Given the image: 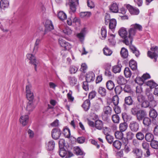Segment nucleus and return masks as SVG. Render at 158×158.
I'll return each instance as SVG.
<instances>
[{
    "label": "nucleus",
    "mask_w": 158,
    "mask_h": 158,
    "mask_svg": "<svg viewBox=\"0 0 158 158\" xmlns=\"http://www.w3.org/2000/svg\"><path fill=\"white\" fill-rule=\"evenodd\" d=\"M78 69L75 66H71L69 69V71L71 74L75 73L77 71Z\"/></svg>",
    "instance_id": "62"
},
{
    "label": "nucleus",
    "mask_w": 158,
    "mask_h": 158,
    "mask_svg": "<svg viewBox=\"0 0 158 158\" xmlns=\"http://www.w3.org/2000/svg\"><path fill=\"white\" fill-rule=\"evenodd\" d=\"M85 79V81L88 82L93 81L95 79L94 73L92 72H88L86 75Z\"/></svg>",
    "instance_id": "15"
},
{
    "label": "nucleus",
    "mask_w": 158,
    "mask_h": 158,
    "mask_svg": "<svg viewBox=\"0 0 158 158\" xmlns=\"http://www.w3.org/2000/svg\"><path fill=\"white\" fill-rule=\"evenodd\" d=\"M51 134L52 138L56 140L60 137L61 134V131L58 128H55L52 130Z\"/></svg>",
    "instance_id": "6"
},
{
    "label": "nucleus",
    "mask_w": 158,
    "mask_h": 158,
    "mask_svg": "<svg viewBox=\"0 0 158 158\" xmlns=\"http://www.w3.org/2000/svg\"><path fill=\"white\" fill-rule=\"evenodd\" d=\"M27 59L30 60V62L35 65V71H37V65L39 61L36 60L35 57L31 54H27L26 55Z\"/></svg>",
    "instance_id": "5"
},
{
    "label": "nucleus",
    "mask_w": 158,
    "mask_h": 158,
    "mask_svg": "<svg viewBox=\"0 0 158 158\" xmlns=\"http://www.w3.org/2000/svg\"><path fill=\"white\" fill-rule=\"evenodd\" d=\"M146 85L149 86L151 89H152L156 86L157 84L152 81H149L146 83Z\"/></svg>",
    "instance_id": "46"
},
{
    "label": "nucleus",
    "mask_w": 158,
    "mask_h": 158,
    "mask_svg": "<svg viewBox=\"0 0 158 158\" xmlns=\"http://www.w3.org/2000/svg\"><path fill=\"white\" fill-rule=\"evenodd\" d=\"M98 93L102 96H104L106 94V90L105 88L102 87H99L98 90Z\"/></svg>",
    "instance_id": "51"
},
{
    "label": "nucleus",
    "mask_w": 158,
    "mask_h": 158,
    "mask_svg": "<svg viewBox=\"0 0 158 158\" xmlns=\"http://www.w3.org/2000/svg\"><path fill=\"white\" fill-rule=\"evenodd\" d=\"M129 127L132 131L136 132L139 129V124L135 121H132L130 123Z\"/></svg>",
    "instance_id": "7"
},
{
    "label": "nucleus",
    "mask_w": 158,
    "mask_h": 158,
    "mask_svg": "<svg viewBox=\"0 0 158 158\" xmlns=\"http://www.w3.org/2000/svg\"><path fill=\"white\" fill-rule=\"evenodd\" d=\"M133 101L131 97L130 96L126 97L124 99V103L123 107L125 109H127V106H131L133 104Z\"/></svg>",
    "instance_id": "14"
},
{
    "label": "nucleus",
    "mask_w": 158,
    "mask_h": 158,
    "mask_svg": "<svg viewBox=\"0 0 158 158\" xmlns=\"http://www.w3.org/2000/svg\"><path fill=\"white\" fill-rule=\"evenodd\" d=\"M122 90V88L120 85L117 86L114 88V91L116 94V95H117V96L121 93Z\"/></svg>",
    "instance_id": "55"
},
{
    "label": "nucleus",
    "mask_w": 158,
    "mask_h": 158,
    "mask_svg": "<svg viewBox=\"0 0 158 158\" xmlns=\"http://www.w3.org/2000/svg\"><path fill=\"white\" fill-rule=\"evenodd\" d=\"M107 31L106 29L104 27H102L101 29V35L102 36V39H104L106 36Z\"/></svg>",
    "instance_id": "56"
},
{
    "label": "nucleus",
    "mask_w": 158,
    "mask_h": 158,
    "mask_svg": "<svg viewBox=\"0 0 158 158\" xmlns=\"http://www.w3.org/2000/svg\"><path fill=\"white\" fill-rule=\"evenodd\" d=\"M146 116V112L142 110H139L138 112L136 115L137 119L139 122L142 121Z\"/></svg>",
    "instance_id": "12"
},
{
    "label": "nucleus",
    "mask_w": 158,
    "mask_h": 158,
    "mask_svg": "<svg viewBox=\"0 0 158 158\" xmlns=\"http://www.w3.org/2000/svg\"><path fill=\"white\" fill-rule=\"evenodd\" d=\"M126 7L131 15H137L139 13V9L136 7H133L129 4L127 5Z\"/></svg>",
    "instance_id": "8"
},
{
    "label": "nucleus",
    "mask_w": 158,
    "mask_h": 158,
    "mask_svg": "<svg viewBox=\"0 0 158 158\" xmlns=\"http://www.w3.org/2000/svg\"><path fill=\"white\" fill-rule=\"evenodd\" d=\"M142 30V27L140 25L135 23L131 25L130 28L128 30L130 35H132L133 37L137 32V31H141Z\"/></svg>",
    "instance_id": "3"
},
{
    "label": "nucleus",
    "mask_w": 158,
    "mask_h": 158,
    "mask_svg": "<svg viewBox=\"0 0 158 158\" xmlns=\"http://www.w3.org/2000/svg\"><path fill=\"white\" fill-rule=\"evenodd\" d=\"M143 123L145 127H148L151 124V120L148 117H145L143 120Z\"/></svg>",
    "instance_id": "29"
},
{
    "label": "nucleus",
    "mask_w": 158,
    "mask_h": 158,
    "mask_svg": "<svg viewBox=\"0 0 158 158\" xmlns=\"http://www.w3.org/2000/svg\"><path fill=\"white\" fill-rule=\"evenodd\" d=\"M146 94L148 96V99L149 101L150 102V103L152 104L151 106L152 107H155L156 105V101L154 100L153 95L152 94H149L148 93H146Z\"/></svg>",
    "instance_id": "17"
},
{
    "label": "nucleus",
    "mask_w": 158,
    "mask_h": 158,
    "mask_svg": "<svg viewBox=\"0 0 158 158\" xmlns=\"http://www.w3.org/2000/svg\"><path fill=\"white\" fill-rule=\"evenodd\" d=\"M133 152L136 155V158H141L142 156V152L141 150L137 148L134 149Z\"/></svg>",
    "instance_id": "28"
},
{
    "label": "nucleus",
    "mask_w": 158,
    "mask_h": 158,
    "mask_svg": "<svg viewBox=\"0 0 158 158\" xmlns=\"http://www.w3.org/2000/svg\"><path fill=\"white\" fill-rule=\"evenodd\" d=\"M107 88L109 90L113 89L114 87V84L113 81L111 80L107 81L106 84Z\"/></svg>",
    "instance_id": "33"
},
{
    "label": "nucleus",
    "mask_w": 158,
    "mask_h": 158,
    "mask_svg": "<svg viewBox=\"0 0 158 158\" xmlns=\"http://www.w3.org/2000/svg\"><path fill=\"white\" fill-rule=\"evenodd\" d=\"M111 119L113 122L115 123H118L120 121V117L117 114H113L112 116Z\"/></svg>",
    "instance_id": "37"
},
{
    "label": "nucleus",
    "mask_w": 158,
    "mask_h": 158,
    "mask_svg": "<svg viewBox=\"0 0 158 158\" xmlns=\"http://www.w3.org/2000/svg\"><path fill=\"white\" fill-rule=\"evenodd\" d=\"M150 145L151 147L153 149H158V141L155 140H153L150 142Z\"/></svg>",
    "instance_id": "45"
},
{
    "label": "nucleus",
    "mask_w": 158,
    "mask_h": 158,
    "mask_svg": "<svg viewBox=\"0 0 158 158\" xmlns=\"http://www.w3.org/2000/svg\"><path fill=\"white\" fill-rule=\"evenodd\" d=\"M115 36V35L111 34L108 40L110 45L113 46L115 45V41L114 39Z\"/></svg>",
    "instance_id": "53"
},
{
    "label": "nucleus",
    "mask_w": 158,
    "mask_h": 158,
    "mask_svg": "<svg viewBox=\"0 0 158 158\" xmlns=\"http://www.w3.org/2000/svg\"><path fill=\"white\" fill-rule=\"evenodd\" d=\"M26 97L27 99L28 100V102L33 101L34 98L33 93L31 92L30 93L26 94Z\"/></svg>",
    "instance_id": "58"
},
{
    "label": "nucleus",
    "mask_w": 158,
    "mask_h": 158,
    "mask_svg": "<svg viewBox=\"0 0 158 158\" xmlns=\"http://www.w3.org/2000/svg\"><path fill=\"white\" fill-rule=\"evenodd\" d=\"M142 146L144 150L149 148V144L146 142H143L142 143Z\"/></svg>",
    "instance_id": "64"
},
{
    "label": "nucleus",
    "mask_w": 158,
    "mask_h": 158,
    "mask_svg": "<svg viewBox=\"0 0 158 158\" xmlns=\"http://www.w3.org/2000/svg\"><path fill=\"white\" fill-rule=\"evenodd\" d=\"M135 136L137 139L139 140H142L144 138V134L141 131L138 132L136 134Z\"/></svg>",
    "instance_id": "48"
},
{
    "label": "nucleus",
    "mask_w": 158,
    "mask_h": 158,
    "mask_svg": "<svg viewBox=\"0 0 158 158\" xmlns=\"http://www.w3.org/2000/svg\"><path fill=\"white\" fill-rule=\"evenodd\" d=\"M103 112L107 116L110 115L112 112L111 108L109 106H105L103 108Z\"/></svg>",
    "instance_id": "31"
},
{
    "label": "nucleus",
    "mask_w": 158,
    "mask_h": 158,
    "mask_svg": "<svg viewBox=\"0 0 158 158\" xmlns=\"http://www.w3.org/2000/svg\"><path fill=\"white\" fill-rule=\"evenodd\" d=\"M35 106V105L33 101L28 102L27 103L26 107V110L28 112V114H30L33 110Z\"/></svg>",
    "instance_id": "9"
},
{
    "label": "nucleus",
    "mask_w": 158,
    "mask_h": 158,
    "mask_svg": "<svg viewBox=\"0 0 158 158\" xmlns=\"http://www.w3.org/2000/svg\"><path fill=\"white\" fill-rule=\"evenodd\" d=\"M103 50L104 54L106 56H110L112 53V51L107 47H105Z\"/></svg>",
    "instance_id": "44"
},
{
    "label": "nucleus",
    "mask_w": 158,
    "mask_h": 158,
    "mask_svg": "<svg viewBox=\"0 0 158 158\" xmlns=\"http://www.w3.org/2000/svg\"><path fill=\"white\" fill-rule=\"evenodd\" d=\"M47 148L49 151L52 150L54 148L55 143L53 140L49 141L47 144Z\"/></svg>",
    "instance_id": "26"
},
{
    "label": "nucleus",
    "mask_w": 158,
    "mask_h": 158,
    "mask_svg": "<svg viewBox=\"0 0 158 158\" xmlns=\"http://www.w3.org/2000/svg\"><path fill=\"white\" fill-rule=\"evenodd\" d=\"M90 103L89 99L85 100L82 105V106L85 111L88 110L90 107Z\"/></svg>",
    "instance_id": "22"
},
{
    "label": "nucleus",
    "mask_w": 158,
    "mask_h": 158,
    "mask_svg": "<svg viewBox=\"0 0 158 158\" xmlns=\"http://www.w3.org/2000/svg\"><path fill=\"white\" fill-rule=\"evenodd\" d=\"M74 153L77 155H84L85 153L78 147L74 148Z\"/></svg>",
    "instance_id": "32"
},
{
    "label": "nucleus",
    "mask_w": 158,
    "mask_h": 158,
    "mask_svg": "<svg viewBox=\"0 0 158 158\" xmlns=\"http://www.w3.org/2000/svg\"><path fill=\"white\" fill-rule=\"evenodd\" d=\"M123 131H117L115 133V138L117 139H121L123 137V134L122 133Z\"/></svg>",
    "instance_id": "52"
},
{
    "label": "nucleus",
    "mask_w": 158,
    "mask_h": 158,
    "mask_svg": "<svg viewBox=\"0 0 158 158\" xmlns=\"http://www.w3.org/2000/svg\"><path fill=\"white\" fill-rule=\"evenodd\" d=\"M120 54L122 57L124 58H126L128 55L127 49L124 48H122L120 51Z\"/></svg>",
    "instance_id": "30"
},
{
    "label": "nucleus",
    "mask_w": 158,
    "mask_h": 158,
    "mask_svg": "<svg viewBox=\"0 0 158 158\" xmlns=\"http://www.w3.org/2000/svg\"><path fill=\"white\" fill-rule=\"evenodd\" d=\"M29 116L28 114H24L21 116L19 120L23 126L27 125L29 121Z\"/></svg>",
    "instance_id": "13"
},
{
    "label": "nucleus",
    "mask_w": 158,
    "mask_h": 158,
    "mask_svg": "<svg viewBox=\"0 0 158 158\" xmlns=\"http://www.w3.org/2000/svg\"><path fill=\"white\" fill-rule=\"evenodd\" d=\"M42 39V37L41 38H39L36 39L35 42L34 44L33 48V52L35 53L38 50L40 44Z\"/></svg>",
    "instance_id": "18"
},
{
    "label": "nucleus",
    "mask_w": 158,
    "mask_h": 158,
    "mask_svg": "<svg viewBox=\"0 0 158 158\" xmlns=\"http://www.w3.org/2000/svg\"><path fill=\"white\" fill-rule=\"evenodd\" d=\"M145 79L143 78L142 76L141 77H137L135 80V82L140 85H142Z\"/></svg>",
    "instance_id": "43"
},
{
    "label": "nucleus",
    "mask_w": 158,
    "mask_h": 158,
    "mask_svg": "<svg viewBox=\"0 0 158 158\" xmlns=\"http://www.w3.org/2000/svg\"><path fill=\"white\" fill-rule=\"evenodd\" d=\"M130 48L133 53L135 54V56L138 57L139 55V52L137 48L133 45H130Z\"/></svg>",
    "instance_id": "36"
},
{
    "label": "nucleus",
    "mask_w": 158,
    "mask_h": 158,
    "mask_svg": "<svg viewBox=\"0 0 158 158\" xmlns=\"http://www.w3.org/2000/svg\"><path fill=\"white\" fill-rule=\"evenodd\" d=\"M58 17L61 20H65L67 19L66 14L63 11H60L58 14Z\"/></svg>",
    "instance_id": "41"
},
{
    "label": "nucleus",
    "mask_w": 158,
    "mask_h": 158,
    "mask_svg": "<svg viewBox=\"0 0 158 158\" xmlns=\"http://www.w3.org/2000/svg\"><path fill=\"white\" fill-rule=\"evenodd\" d=\"M128 125L126 122H124L120 123L119 125V129L120 131H124L127 129Z\"/></svg>",
    "instance_id": "39"
},
{
    "label": "nucleus",
    "mask_w": 158,
    "mask_h": 158,
    "mask_svg": "<svg viewBox=\"0 0 158 158\" xmlns=\"http://www.w3.org/2000/svg\"><path fill=\"white\" fill-rule=\"evenodd\" d=\"M150 50L148 52V56L152 59H154V62H156L158 56V47L156 46L151 47Z\"/></svg>",
    "instance_id": "2"
},
{
    "label": "nucleus",
    "mask_w": 158,
    "mask_h": 158,
    "mask_svg": "<svg viewBox=\"0 0 158 158\" xmlns=\"http://www.w3.org/2000/svg\"><path fill=\"white\" fill-rule=\"evenodd\" d=\"M94 127L96 129L101 130L103 127V122L100 120H96L95 121Z\"/></svg>",
    "instance_id": "24"
},
{
    "label": "nucleus",
    "mask_w": 158,
    "mask_h": 158,
    "mask_svg": "<svg viewBox=\"0 0 158 158\" xmlns=\"http://www.w3.org/2000/svg\"><path fill=\"white\" fill-rule=\"evenodd\" d=\"M124 73L126 78H130L131 76L132 73L128 67H126L124 71Z\"/></svg>",
    "instance_id": "34"
},
{
    "label": "nucleus",
    "mask_w": 158,
    "mask_h": 158,
    "mask_svg": "<svg viewBox=\"0 0 158 158\" xmlns=\"http://www.w3.org/2000/svg\"><path fill=\"white\" fill-rule=\"evenodd\" d=\"M0 5L2 9H4L9 6V3L8 1H1Z\"/></svg>",
    "instance_id": "40"
},
{
    "label": "nucleus",
    "mask_w": 158,
    "mask_h": 158,
    "mask_svg": "<svg viewBox=\"0 0 158 158\" xmlns=\"http://www.w3.org/2000/svg\"><path fill=\"white\" fill-rule=\"evenodd\" d=\"M120 61L118 60L117 64L112 67V71L114 73H119L120 72L122 67L121 64L119 63Z\"/></svg>",
    "instance_id": "16"
},
{
    "label": "nucleus",
    "mask_w": 158,
    "mask_h": 158,
    "mask_svg": "<svg viewBox=\"0 0 158 158\" xmlns=\"http://www.w3.org/2000/svg\"><path fill=\"white\" fill-rule=\"evenodd\" d=\"M63 134L66 138H69L70 136V131L68 128H64Z\"/></svg>",
    "instance_id": "42"
},
{
    "label": "nucleus",
    "mask_w": 158,
    "mask_h": 158,
    "mask_svg": "<svg viewBox=\"0 0 158 158\" xmlns=\"http://www.w3.org/2000/svg\"><path fill=\"white\" fill-rule=\"evenodd\" d=\"M129 66L133 70H135L137 69V64L134 60H131L130 61Z\"/></svg>",
    "instance_id": "35"
},
{
    "label": "nucleus",
    "mask_w": 158,
    "mask_h": 158,
    "mask_svg": "<svg viewBox=\"0 0 158 158\" xmlns=\"http://www.w3.org/2000/svg\"><path fill=\"white\" fill-rule=\"evenodd\" d=\"M123 89L125 92L131 93L132 92L130 86L128 85H125Z\"/></svg>",
    "instance_id": "63"
},
{
    "label": "nucleus",
    "mask_w": 158,
    "mask_h": 158,
    "mask_svg": "<svg viewBox=\"0 0 158 158\" xmlns=\"http://www.w3.org/2000/svg\"><path fill=\"white\" fill-rule=\"evenodd\" d=\"M118 34L124 40L123 42L127 45L131 44L133 40V36L132 35L128 36V34L126 29L124 27L121 28L118 31Z\"/></svg>",
    "instance_id": "1"
},
{
    "label": "nucleus",
    "mask_w": 158,
    "mask_h": 158,
    "mask_svg": "<svg viewBox=\"0 0 158 158\" xmlns=\"http://www.w3.org/2000/svg\"><path fill=\"white\" fill-rule=\"evenodd\" d=\"M113 145L116 148L119 149L121 148L122 143L119 140H116L113 142Z\"/></svg>",
    "instance_id": "50"
},
{
    "label": "nucleus",
    "mask_w": 158,
    "mask_h": 158,
    "mask_svg": "<svg viewBox=\"0 0 158 158\" xmlns=\"http://www.w3.org/2000/svg\"><path fill=\"white\" fill-rule=\"evenodd\" d=\"M145 140L148 142H151L153 141L154 139L153 135L151 133L148 132L146 133L144 136Z\"/></svg>",
    "instance_id": "23"
},
{
    "label": "nucleus",
    "mask_w": 158,
    "mask_h": 158,
    "mask_svg": "<svg viewBox=\"0 0 158 158\" xmlns=\"http://www.w3.org/2000/svg\"><path fill=\"white\" fill-rule=\"evenodd\" d=\"M117 24L116 20L114 19H110V21L109 27L111 30L114 29L115 27Z\"/></svg>",
    "instance_id": "27"
},
{
    "label": "nucleus",
    "mask_w": 158,
    "mask_h": 158,
    "mask_svg": "<svg viewBox=\"0 0 158 158\" xmlns=\"http://www.w3.org/2000/svg\"><path fill=\"white\" fill-rule=\"evenodd\" d=\"M110 10L113 13H116L118 12V7L117 4L116 3H113L110 6Z\"/></svg>",
    "instance_id": "20"
},
{
    "label": "nucleus",
    "mask_w": 158,
    "mask_h": 158,
    "mask_svg": "<svg viewBox=\"0 0 158 158\" xmlns=\"http://www.w3.org/2000/svg\"><path fill=\"white\" fill-rule=\"evenodd\" d=\"M91 15V12L89 11L82 12L80 14V16L82 18L85 17H89Z\"/></svg>",
    "instance_id": "49"
},
{
    "label": "nucleus",
    "mask_w": 158,
    "mask_h": 158,
    "mask_svg": "<svg viewBox=\"0 0 158 158\" xmlns=\"http://www.w3.org/2000/svg\"><path fill=\"white\" fill-rule=\"evenodd\" d=\"M158 114L156 111L153 108H151L149 111V117L153 119L157 117Z\"/></svg>",
    "instance_id": "25"
},
{
    "label": "nucleus",
    "mask_w": 158,
    "mask_h": 158,
    "mask_svg": "<svg viewBox=\"0 0 158 158\" xmlns=\"http://www.w3.org/2000/svg\"><path fill=\"white\" fill-rule=\"evenodd\" d=\"M137 99L138 101L142 102L144 100L145 97L141 94H137Z\"/></svg>",
    "instance_id": "59"
},
{
    "label": "nucleus",
    "mask_w": 158,
    "mask_h": 158,
    "mask_svg": "<svg viewBox=\"0 0 158 158\" xmlns=\"http://www.w3.org/2000/svg\"><path fill=\"white\" fill-rule=\"evenodd\" d=\"M69 5L70 6V11L74 13L76 10V7L78 5V1H69Z\"/></svg>",
    "instance_id": "10"
},
{
    "label": "nucleus",
    "mask_w": 158,
    "mask_h": 158,
    "mask_svg": "<svg viewBox=\"0 0 158 158\" xmlns=\"http://www.w3.org/2000/svg\"><path fill=\"white\" fill-rule=\"evenodd\" d=\"M63 33L65 35H70L72 32V30L69 27H66L63 31Z\"/></svg>",
    "instance_id": "61"
},
{
    "label": "nucleus",
    "mask_w": 158,
    "mask_h": 158,
    "mask_svg": "<svg viewBox=\"0 0 158 158\" xmlns=\"http://www.w3.org/2000/svg\"><path fill=\"white\" fill-rule=\"evenodd\" d=\"M58 42L60 46L64 48V50H69L72 47L69 43L61 38H60L58 39Z\"/></svg>",
    "instance_id": "4"
},
{
    "label": "nucleus",
    "mask_w": 158,
    "mask_h": 158,
    "mask_svg": "<svg viewBox=\"0 0 158 158\" xmlns=\"http://www.w3.org/2000/svg\"><path fill=\"white\" fill-rule=\"evenodd\" d=\"M117 83L119 85H123L126 84L127 82L126 79L122 76H118L116 79Z\"/></svg>",
    "instance_id": "21"
},
{
    "label": "nucleus",
    "mask_w": 158,
    "mask_h": 158,
    "mask_svg": "<svg viewBox=\"0 0 158 158\" xmlns=\"http://www.w3.org/2000/svg\"><path fill=\"white\" fill-rule=\"evenodd\" d=\"M85 29L84 28L83 29L81 32L77 35V36L81 41L83 40L85 34Z\"/></svg>",
    "instance_id": "38"
},
{
    "label": "nucleus",
    "mask_w": 158,
    "mask_h": 158,
    "mask_svg": "<svg viewBox=\"0 0 158 158\" xmlns=\"http://www.w3.org/2000/svg\"><path fill=\"white\" fill-rule=\"evenodd\" d=\"M112 101L115 106H117L119 103V98L117 95H115L113 97Z\"/></svg>",
    "instance_id": "54"
},
{
    "label": "nucleus",
    "mask_w": 158,
    "mask_h": 158,
    "mask_svg": "<svg viewBox=\"0 0 158 158\" xmlns=\"http://www.w3.org/2000/svg\"><path fill=\"white\" fill-rule=\"evenodd\" d=\"M106 139L109 143L111 144L113 143L114 138L112 136L110 135H107L106 136Z\"/></svg>",
    "instance_id": "60"
},
{
    "label": "nucleus",
    "mask_w": 158,
    "mask_h": 158,
    "mask_svg": "<svg viewBox=\"0 0 158 158\" xmlns=\"http://www.w3.org/2000/svg\"><path fill=\"white\" fill-rule=\"evenodd\" d=\"M45 26L46 30H45L43 36L46 34L47 31H50L54 29V27L52 21L48 19L46 20Z\"/></svg>",
    "instance_id": "11"
},
{
    "label": "nucleus",
    "mask_w": 158,
    "mask_h": 158,
    "mask_svg": "<svg viewBox=\"0 0 158 158\" xmlns=\"http://www.w3.org/2000/svg\"><path fill=\"white\" fill-rule=\"evenodd\" d=\"M70 85L71 86H73L76 85L77 82V80L76 77L74 76H68V77Z\"/></svg>",
    "instance_id": "19"
},
{
    "label": "nucleus",
    "mask_w": 158,
    "mask_h": 158,
    "mask_svg": "<svg viewBox=\"0 0 158 158\" xmlns=\"http://www.w3.org/2000/svg\"><path fill=\"white\" fill-rule=\"evenodd\" d=\"M142 102V103L141 105V106L142 107H143L147 108L149 106H150V107H152L151 106V105H152V104L150 103L147 100H144Z\"/></svg>",
    "instance_id": "57"
},
{
    "label": "nucleus",
    "mask_w": 158,
    "mask_h": 158,
    "mask_svg": "<svg viewBox=\"0 0 158 158\" xmlns=\"http://www.w3.org/2000/svg\"><path fill=\"white\" fill-rule=\"evenodd\" d=\"M60 150L59 151V155L62 157H64L67 155V152L63 148H59Z\"/></svg>",
    "instance_id": "47"
}]
</instances>
